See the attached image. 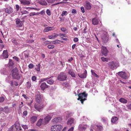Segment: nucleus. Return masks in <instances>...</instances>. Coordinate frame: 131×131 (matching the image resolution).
<instances>
[{"label":"nucleus","mask_w":131,"mask_h":131,"mask_svg":"<svg viewBox=\"0 0 131 131\" xmlns=\"http://www.w3.org/2000/svg\"><path fill=\"white\" fill-rule=\"evenodd\" d=\"M62 128V126L60 125H54L51 127V131H60Z\"/></svg>","instance_id":"4"},{"label":"nucleus","mask_w":131,"mask_h":131,"mask_svg":"<svg viewBox=\"0 0 131 131\" xmlns=\"http://www.w3.org/2000/svg\"><path fill=\"white\" fill-rule=\"evenodd\" d=\"M87 95V94L85 92L80 94L78 95L79 98L77 99L78 100H80L81 101V103L83 104V101L86 100V97Z\"/></svg>","instance_id":"3"},{"label":"nucleus","mask_w":131,"mask_h":131,"mask_svg":"<svg viewBox=\"0 0 131 131\" xmlns=\"http://www.w3.org/2000/svg\"><path fill=\"white\" fill-rule=\"evenodd\" d=\"M37 116H32L31 117L30 121L32 123H34L37 120Z\"/></svg>","instance_id":"21"},{"label":"nucleus","mask_w":131,"mask_h":131,"mask_svg":"<svg viewBox=\"0 0 131 131\" xmlns=\"http://www.w3.org/2000/svg\"><path fill=\"white\" fill-rule=\"evenodd\" d=\"M56 114L55 113H51L49 114L43 119V123L44 125H45L48 123L51 119L52 117H53L54 115V116Z\"/></svg>","instance_id":"2"},{"label":"nucleus","mask_w":131,"mask_h":131,"mask_svg":"<svg viewBox=\"0 0 131 131\" xmlns=\"http://www.w3.org/2000/svg\"><path fill=\"white\" fill-rule=\"evenodd\" d=\"M79 40V39L78 38L75 37L73 39V41L74 42H77Z\"/></svg>","instance_id":"58"},{"label":"nucleus","mask_w":131,"mask_h":131,"mask_svg":"<svg viewBox=\"0 0 131 131\" xmlns=\"http://www.w3.org/2000/svg\"><path fill=\"white\" fill-rule=\"evenodd\" d=\"M34 107L36 110L39 112L41 111L42 108V107L41 106H40L37 105H35Z\"/></svg>","instance_id":"24"},{"label":"nucleus","mask_w":131,"mask_h":131,"mask_svg":"<svg viewBox=\"0 0 131 131\" xmlns=\"http://www.w3.org/2000/svg\"><path fill=\"white\" fill-rule=\"evenodd\" d=\"M49 78H43L41 80V82H43L44 81H46L47 80H48Z\"/></svg>","instance_id":"54"},{"label":"nucleus","mask_w":131,"mask_h":131,"mask_svg":"<svg viewBox=\"0 0 131 131\" xmlns=\"http://www.w3.org/2000/svg\"><path fill=\"white\" fill-rule=\"evenodd\" d=\"M1 73L3 75H6L7 74V71L5 68H3L1 70Z\"/></svg>","instance_id":"32"},{"label":"nucleus","mask_w":131,"mask_h":131,"mask_svg":"<svg viewBox=\"0 0 131 131\" xmlns=\"http://www.w3.org/2000/svg\"><path fill=\"white\" fill-rule=\"evenodd\" d=\"M75 123V122L74 119L72 118H69L68 119L67 122V124L70 126H71Z\"/></svg>","instance_id":"13"},{"label":"nucleus","mask_w":131,"mask_h":131,"mask_svg":"<svg viewBox=\"0 0 131 131\" xmlns=\"http://www.w3.org/2000/svg\"><path fill=\"white\" fill-rule=\"evenodd\" d=\"M40 13H35V12H31L29 14V15L30 16H32L36 15H38Z\"/></svg>","instance_id":"34"},{"label":"nucleus","mask_w":131,"mask_h":131,"mask_svg":"<svg viewBox=\"0 0 131 131\" xmlns=\"http://www.w3.org/2000/svg\"><path fill=\"white\" fill-rule=\"evenodd\" d=\"M92 24L94 25H97L98 24V20L96 18H93L92 19Z\"/></svg>","instance_id":"25"},{"label":"nucleus","mask_w":131,"mask_h":131,"mask_svg":"<svg viewBox=\"0 0 131 131\" xmlns=\"http://www.w3.org/2000/svg\"><path fill=\"white\" fill-rule=\"evenodd\" d=\"M3 57L5 58H6L8 57L7 52L6 50L4 51L3 53Z\"/></svg>","instance_id":"27"},{"label":"nucleus","mask_w":131,"mask_h":131,"mask_svg":"<svg viewBox=\"0 0 131 131\" xmlns=\"http://www.w3.org/2000/svg\"><path fill=\"white\" fill-rule=\"evenodd\" d=\"M79 91L80 90L79 89L77 91L75 90L74 91V93L75 94V96H77V95H78L79 94Z\"/></svg>","instance_id":"41"},{"label":"nucleus","mask_w":131,"mask_h":131,"mask_svg":"<svg viewBox=\"0 0 131 131\" xmlns=\"http://www.w3.org/2000/svg\"><path fill=\"white\" fill-rule=\"evenodd\" d=\"M36 77L35 76H33L31 78V80L33 81H35L36 80Z\"/></svg>","instance_id":"48"},{"label":"nucleus","mask_w":131,"mask_h":131,"mask_svg":"<svg viewBox=\"0 0 131 131\" xmlns=\"http://www.w3.org/2000/svg\"><path fill=\"white\" fill-rule=\"evenodd\" d=\"M16 26L17 27H20L23 26V25L24 21H21L18 19H17L16 20Z\"/></svg>","instance_id":"11"},{"label":"nucleus","mask_w":131,"mask_h":131,"mask_svg":"<svg viewBox=\"0 0 131 131\" xmlns=\"http://www.w3.org/2000/svg\"><path fill=\"white\" fill-rule=\"evenodd\" d=\"M49 3H52L54 2V0H46Z\"/></svg>","instance_id":"53"},{"label":"nucleus","mask_w":131,"mask_h":131,"mask_svg":"<svg viewBox=\"0 0 131 131\" xmlns=\"http://www.w3.org/2000/svg\"><path fill=\"white\" fill-rule=\"evenodd\" d=\"M85 8L88 10L90 9L91 8V5L90 2L87 1H86L84 4Z\"/></svg>","instance_id":"14"},{"label":"nucleus","mask_w":131,"mask_h":131,"mask_svg":"<svg viewBox=\"0 0 131 131\" xmlns=\"http://www.w3.org/2000/svg\"><path fill=\"white\" fill-rule=\"evenodd\" d=\"M4 100V99L3 97H0V102H3Z\"/></svg>","instance_id":"56"},{"label":"nucleus","mask_w":131,"mask_h":131,"mask_svg":"<svg viewBox=\"0 0 131 131\" xmlns=\"http://www.w3.org/2000/svg\"><path fill=\"white\" fill-rule=\"evenodd\" d=\"M91 129L90 131H94V129L95 131H101V129H102V127L100 126H97L94 125L91 127Z\"/></svg>","instance_id":"8"},{"label":"nucleus","mask_w":131,"mask_h":131,"mask_svg":"<svg viewBox=\"0 0 131 131\" xmlns=\"http://www.w3.org/2000/svg\"><path fill=\"white\" fill-rule=\"evenodd\" d=\"M39 3L43 5H47L48 4L44 0H40L39 1Z\"/></svg>","instance_id":"26"},{"label":"nucleus","mask_w":131,"mask_h":131,"mask_svg":"<svg viewBox=\"0 0 131 131\" xmlns=\"http://www.w3.org/2000/svg\"><path fill=\"white\" fill-rule=\"evenodd\" d=\"M36 100L37 102L39 103L41 102V96L40 93L37 91L35 93Z\"/></svg>","instance_id":"10"},{"label":"nucleus","mask_w":131,"mask_h":131,"mask_svg":"<svg viewBox=\"0 0 131 131\" xmlns=\"http://www.w3.org/2000/svg\"><path fill=\"white\" fill-rule=\"evenodd\" d=\"M67 117H69L71 116V113L69 112H67Z\"/></svg>","instance_id":"60"},{"label":"nucleus","mask_w":131,"mask_h":131,"mask_svg":"<svg viewBox=\"0 0 131 131\" xmlns=\"http://www.w3.org/2000/svg\"><path fill=\"white\" fill-rule=\"evenodd\" d=\"M3 111L5 113H7L10 112V110L6 106L3 109Z\"/></svg>","instance_id":"28"},{"label":"nucleus","mask_w":131,"mask_h":131,"mask_svg":"<svg viewBox=\"0 0 131 131\" xmlns=\"http://www.w3.org/2000/svg\"><path fill=\"white\" fill-rule=\"evenodd\" d=\"M118 73L119 76L123 79H126L127 78L126 73L124 72H119Z\"/></svg>","instance_id":"12"},{"label":"nucleus","mask_w":131,"mask_h":131,"mask_svg":"<svg viewBox=\"0 0 131 131\" xmlns=\"http://www.w3.org/2000/svg\"><path fill=\"white\" fill-rule=\"evenodd\" d=\"M14 128V125H12L10 127V128L8 130V131H13V129Z\"/></svg>","instance_id":"49"},{"label":"nucleus","mask_w":131,"mask_h":131,"mask_svg":"<svg viewBox=\"0 0 131 131\" xmlns=\"http://www.w3.org/2000/svg\"><path fill=\"white\" fill-rule=\"evenodd\" d=\"M51 43V42L48 41H45L43 43L44 45L46 46L47 45L50 44Z\"/></svg>","instance_id":"40"},{"label":"nucleus","mask_w":131,"mask_h":131,"mask_svg":"<svg viewBox=\"0 0 131 131\" xmlns=\"http://www.w3.org/2000/svg\"><path fill=\"white\" fill-rule=\"evenodd\" d=\"M119 101L123 103H126L127 102V101L123 98H121L119 100Z\"/></svg>","instance_id":"31"},{"label":"nucleus","mask_w":131,"mask_h":131,"mask_svg":"<svg viewBox=\"0 0 131 131\" xmlns=\"http://www.w3.org/2000/svg\"><path fill=\"white\" fill-rule=\"evenodd\" d=\"M54 28L53 27H47L44 29L43 30L44 32H47L50 30H54Z\"/></svg>","instance_id":"23"},{"label":"nucleus","mask_w":131,"mask_h":131,"mask_svg":"<svg viewBox=\"0 0 131 131\" xmlns=\"http://www.w3.org/2000/svg\"><path fill=\"white\" fill-rule=\"evenodd\" d=\"M21 126L22 127L25 129H27L28 128V126L27 125H22Z\"/></svg>","instance_id":"50"},{"label":"nucleus","mask_w":131,"mask_h":131,"mask_svg":"<svg viewBox=\"0 0 131 131\" xmlns=\"http://www.w3.org/2000/svg\"><path fill=\"white\" fill-rule=\"evenodd\" d=\"M87 128V126L86 125H80L78 127L79 129L82 131L85 130Z\"/></svg>","instance_id":"17"},{"label":"nucleus","mask_w":131,"mask_h":131,"mask_svg":"<svg viewBox=\"0 0 131 131\" xmlns=\"http://www.w3.org/2000/svg\"><path fill=\"white\" fill-rule=\"evenodd\" d=\"M46 13L49 16H50L51 15V12L49 9H47V10Z\"/></svg>","instance_id":"46"},{"label":"nucleus","mask_w":131,"mask_h":131,"mask_svg":"<svg viewBox=\"0 0 131 131\" xmlns=\"http://www.w3.org/2000/svg\"><path fill=\"white\" fill-rule=\"evenodd\" d=\"M72 13L73 14H75L76 13V10L74 9L72 10Z\"/></svg>","instance_id":"63"},{"label":"nucleus","mask_w":131,"mask_h":131,"mask_svg":"<svg viewBox=\"0 0 131 131\" xmlns=\"http://www.w3.org/2000/svg\"><path fill=\"white\" fill-rule=\"evenodd\" d=\"M15 126L16 129L18 130H19L21 129V127L20 124L18 121L16 122L15 124Z\"/></svg>","instance_id":"18"},{"label":"nucleus","mask_w":131,"mask_h":131,"mask_svg":"<svg viewBox=\"0 0 131 131\" xmlns=\"http://www.w3.org/2000/svg\"><path fill=\"white\" fill-rule=\"evenodd\" d=\"M47 83L50 84H53L54 82V81L52 79H50L49 80H48L47 81Z\"/></svg>","instance_id":"36"},{"label":"nucleus","mask_w":131,"mask_h":131,"mask_svg":"<svg viewBox=\"0 0 131 131\" xmlns=\"http://www.w3.org/2000/svg\"><path fill=\"white\" fill-rule=\"evenodd\" d=\"M40 64L36 65V66L35 69L38 71H40Z\"/></svg>","instance_id":"35"},{"label":"nucleus","mask_w":131,"mask_h":131,"mask_svg":"<svg viewBox=\"0 0 131 131\" xmlns=\"http://www.w3.org/2000/svg\"><path fill=\"white\" fill-rule=\"evenodd\" d=\"M101 53L105 57L107 56L109 51L106 47L104 46H102L101 50Z\"/></svg>","instance_id":"9"},{"label":"nucleus","mask_w":131,"mask_h":131,"mask_svg":"<svg viewBox=\"0 0 131 131\" xmlns=\"http://www.w3.org/2000/svg\"><path fill=\"white\" fill-rule=\"evenodd\" d=\"M12 75L13 77L18 80L20 79L21 75L19 74L18 70L16 68L13 69L12 70Z\"/></svg>","instance_id":"1"},{"label":"nucleus","mask_w":131,"mask_h":131,"mask_svg":"<svg viewBox=\"0 0 131 131\" xmlns=\"http://www.w3.org/2000/svg\"><path fill=\"white\" fill-rule=\"evenodd\" d=\"M42 125H45L43 123V119L41 118L39 119L37 121L36 123V125L37 126H40Z\"/></svg>","instance_id":"16"},{"label":"nucleus","mask_w":131,"mask_h":131,"mask_svg":"<svg viewBox=\"0 0 131 131\" xmlns=\"http://www.w3.org/2000/svg\"><path fill=\"white\" fill-rule=\"evenodd\" d=\"M109 67L112 69L116 68L119 66V63L117 61H111L109 62Z\"/></svg>","instance_id":"5"},{"label":"nucleus","mask_w":131,"mask_h":131,"mask_svg":"<svg viewBox=\"0 0 131 131\" xmlns=\"http://www.w3.org/2000/svg\"><path fill=\"white\" fill-rule=\"evenodd\" d=\"M60 41L58 40H55L54 41L52 42V43L53 44H56L59 43Z\"/></svg>","instance_id":"39"},{"label":"nucleus","mask_w":131,"mask_h":131,"mask_svg":"<svg viewBox=\"0 0 131 131\" xmlns=\"http://www.w3.org/2000/svg\"><path fill=\"white\" fill-rule=\"evenodd\" d=\"M101 59L102 60L103 62H105V61L107 62L108 60V58L104 57H102L101 58Z\"/></svg>","instance_id":"37"},{"label":"nucleus","mask_w":131,"mask_h":131,"mask_svg":"<svg viewBox=\"0 0 131 131\" xmlns=\"http://www.w3.org/2000/svg\"><path fill=\"white\" fill-rule=\"evenodd\" d=\"M13 58L15 59L16 61H18L19 58L18 57L16 56H14L13 57Z\"/></svg>","instance_id":"52"},{"label":"nucleus","mask_w":131,"mask_h":131,"mask_svg":"<svg viewBox=\"0 0 131 131\" xmlns=\"http://www.w3.org/2000/svg\"><path fill=\"white\" fill-rule=\"evenodd\" d=\"M67 12L66 11H63L62 12L61 16L63 17L64 16L66 15L67 14Z\"/></svg>","instance_id":"38"},{"label":"nucleus","mask_w":131,"mask_h":131,"mask_svg":"<svg viewBox=\"0 0 131 131\" xmlns=\"http://www.w3.org/2000/svg\"><path fill=\"white\" fill-rule=\"evenodd\" d=\"M16 10L17 11H18L19 9V6L18 5H16Z\"/></svg>","instance_id":"64"},{"label":"nucleus","mask_w":131,"mask_h":131,"mask_svg":"<svg viewBox=\"0 0 131 131\" xmlns=\"http://www.w3.org/2000/svg\"><path fill=\"white\" fill-rule=\"evenodd\" d=\"M33 67V65L32 64H30L28 66V67L30 69L32 68Z\"/></svg>","instance_id":"59"},{"label":"nucleus","mask_w":131,"mask_h":131,"mask_svg":"<svg viewBox=\"0 0 131 131\" xmlns=\"http://www.w3.org/2000/svg\"><path fill=\"white\" fill-rule=\"evenodd\" d=\"M41 89L43 91L45 89L48 88V86L46 84L45 82H43L41 83L40 86Z\"/></svg>","instance_id":"20"},{"label":"nucleus","mask_w":131,"mask_h":131,"mask_svg":"<svg viewBox=\"0 0 131 131\" xmlns=\"http://www.w3.org/2000/svg\"><path fill=\"white\" fill-rule=\"evenodd\" d=\"M12 42L16 45H18V43L17 42L16 40L15 39H13L12 40Z\"/></svg>","instance_id":"47"},{"label":"nucleus","mask_w":131,"mask_h":131,"mask_svg":"<svg viewBox=\"0 0 131 131\" xmlns=\"http://www.w3.org/2000/svg\"><path fill=\"white\" fill-rule=\"evenodd\" d=\"M67 77V76L65 73L62 72L58 75V79L60 81H63L65 80Z\"/></svg>","instance_id":"6"},{"label":"nucleus","mask_w":131,"mask_h":131,"mask_svg":"<svg viewBox=\"0 0 131 131\" xmlns=\"http://www.w3.org/2000/svg\"><path fill=\"white\" fill-rule=\"evenodd\" d=\"M87 73V72L86 70H85L83 73L81 74H78V75L80 78H83L86 77V76Z\"/></svg>","instance_id":"19"},{"label":"nucleus","mask_w":131,"mask_h":131,"mask_svg":"<svg viewBox=\"0 0 131 131\" xmlns=\"http://www.w3.org/2000/svg\"><path fill=\"white\" fill-rule=\"evenodd\" d=\"M68 74L71 75L72 77H75V74L72 69H69L68 70Z\"/></svg>","instance_id":"22"},{"label":"nucleus","mask_w":131,"mask_h":131,"mask_svg":"<svg viewBox=\"0 0 131 131\" xmlns=\"http://www.w3.org/2000/svg\"><path fill=\"white\" fill-rule=\"evenodd\" d=\"M118 120V118L117 117H114L112 118L111 121L112 123L114 124Z\"/></svg>","instance_id":"30"},{"label":"nucleus","mask_w":131,"mask_h":131,"mask_svg":"<svg viewBox=\"0 0 131 131\" xmlns=\"http://www.w3.org/2000/svg\"><path fill=\"white\" fill-rule=\"evenodd\" d=\"M31 86V83L29 82H27V87L28 88H30Z\"/></svg>","instance_id":"51"},{"label":"nucleus","mask_w":131,"mask_h":131,"mask_svg":"<svg viewBox=\"0 0 131 131\" xmlns=\"http://www.w3.org/2000/svg\"><path fill=\"white\" fill-rule=\"evenodd\" d=\"M5 7L6 8H5V12L8 14H11L13 12V9L8 4H6Z\"/></svg>","instance_id":"7"},{"label":"nucleus","mask_w":131,"mask_h":131,"mask_svg":"<svg viewBox=\"0 0 131 131\" xmlns=\"http://www.w3.org/2000/svg\"><path fill=\"white\" fill-rule=\"evenodd\" d=\"M92 75L94 77H95L97 78H98L99 77V76L95 72H94V71L93 70H91V71Z\"/></svg>","instance_id":"33"},{"label":"nucleus","mask_w":131,"mask_h":131,"mask_svg":"<svg viewBox=\"0 0 131 131\" xmlns=\"http://www.w3.org/2000/svg\"><path fill=\"white\" fill-rule=\"evenodd\" d=\"M21 3L24 5H28L30 4V2L29 1L26 0H19Z\"/></svg>","instance_id":"15"},{"label":"nucleus","mask_w":131,"mask_h":131,"mask_svg":"<svg viewBox=\"0 0 131 131\" xmlns=\"http://www.w3.org/2000/svg\"><path fill=\"white\" fill-rule=\"evenodd\" d=\"M61 120L60 117H57L54 118L53 120V122L55 123H57L60 122Z\"/></svg>","instance_id":"29"},{"label":"nucleus","mask_w":131,"mask_h":131,"mask_svg":"<svg viewBox=\"0 0 131 131\" xmlns=\"http://www.w3.org/2000/svg\"><path fill=\"white\" fill-rule=\"evenodd\" d=\"M27 114V111H24L23 113V117L26 116Z\"/></svg>","instance_id":"44"},{"label":"nucleus","mask_w":131,"mask_h":131,"mask_svg":"<svg viewBox=\"0 0 131 131\" xmlns=\"http://www.w3.org/2000/svg\"><path fill=\"white\" fill-rule=\"evenodd\" d=\"M11 78V77L10 76H8L6 77V82H9L10 80V79Z\"/></svg>","instance_id":"45"},{"label":"nucleus","mask_w":131,"mask_h":131,"mask_svg":"<svg viewBox=\"0 0 131 131\" xmlns=\"http://www.w3.org/2000/svg\"><path fill=\"white\" fill-rule=\"evenodd\" d=\"M21 13L23 14H26L28 13V12L26 10H25L24 11L21 12Z\"/></svg>","instance_id":"61"},{"label":"nucleus","mask_w":131,"mask_h":131,"mask_svg":"<svg viewBox=\"0 0 131 131\" xmlns=\"http://www.w3.org/2000/svg\"><path fill=\"white\" fill-rule=\"evenodd\" d=\"M54 46L53 45H50L48 46V47L49 49H52L54 48Z\"/></svg>","instance_id":"43"},{"label":"nucleus","mask_w":131,"mask_h":131,"mask_svg":"<svg viewBox=\"0 0 131 131\" xmlns=\"http://www.w3.org/2000/svg\"><path fill=\"white\" fill-rule=\"evenodd\" d=\"M74 127H72L71 128L69 129L68 131H73L74 129Z\"/></svg>","instance_id":"62"},{"label":"nucleus","mask_w":131,"mask_h":131,"mask_svg":"<svg viewBox=\"0 0 131 131\" xmlns=\"http://www.w3.org/2000/svg\"><path fill=\"white\" fill-rule=\"evenodd\" d=\"M65 3H66L65 2H63V1H62V2H59V3H56V4H54L53 5H56L59 4H64Z\"/></svg>","instance_id":"55"},{"label":"nucleus","mask_w":131,"mask_h":131,"mask_svg":"<svg viewBox=\"0 0 131 131\" xmlns=\"http://www.w3.org/2000/svg\"><path fill=\"white\" fill-rule=\"evenodd\" d=\"M11 84L12 85H13L14 84H15V86H17L18 84L16 82H14L13 81H11Z\"/></svg>","instance_id":"42"},{"label":"nucleus","mask_w":131,"mask_h":131,"mask_svg":"<svg viewBox=\"0 0 131 131\" xmlns=\"http://www.w3.org/2000/svg\"><path fill=\"white\" fill-rule=\"evenodd\" d=\"M80 8L82 12L83 13H84L85 11L84 7L83 6H82Z\"/></svg>","instance_id":"57"}]
</instances>
